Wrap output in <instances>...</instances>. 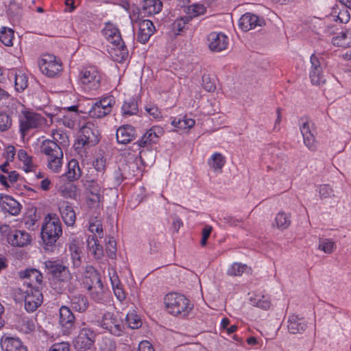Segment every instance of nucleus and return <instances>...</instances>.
Instances as JSON below:
<instances>
[{"label": "nucleus", "instance_id": "52", "mask_svg": "<svg viewBox=\"0 0 351 351\" xmlns=\"http://www.w3.org/2000/svg\"><path fill=\"white\" fill-rule=\"evenodd\" d=\"M36 328L35 321L29 319H23L21 325L20 330L25 333H30L33 332Z\"/></svg>", "mask_w": 351, "mask_h": 351}, {"label": "nucleus", "instance_id": "38", "mask_svg": "<svg viewBox=\"0 0 351 351\" xmlns=\"http://www.w3.org/2000/svg\"><path fill=\"white\" fill-rule=\"evenodd\" d=\"M19 160L23 162V169L26 172L33 171L36 169V165L33 162L32 157L29 156L23 149H20L17 154Z\"/></svg>", "mask_w": 351, "mask_h": 351}, {"label": "nucleus", "instance_id": "10", "mask_svg": "<svg viewBox=\"0 0 351 351\" xmlns=\"http://www.w3.org/2000/svg\"><path fill=\"white\" fill-rule=\"evenodd\" d=\"M99 132L93 123L88 122L81 128L80 142L83 145L93 146L99 141Z\"/></svg>", "mask_w": 351, "mask_h": 351}, {"label": "nucleus", "instance_id": "30", "mask_svg": "<svg viewBox=\"0 0 351 351\" xmlns=\"http://www.w3.org/2000/svg\"><path fill=\"white\" fill-rule=\"evenodd\" d=\"M71 306L78 312H84L88 307V302L86 296L82 294H75L71 296Z\"/></svg>", "mask_w": 351, "mask_h": 351}, {"label": "nucleus", "instance_id": "63", "mask_svg": "<svg viewBox=\"0 0 351 351\" xmlns=\"http://www.w3.org/2000/svg\"><path fill=\"white\" fill-rule=\"evenodd\" d=\"M202 86L206 91L213 92L215 90V85L208 76H204L202 77Z\"/></svg>", "mask_w": 351, "mask_h": 351}, {"label": "nucleus", "instance_id": "42", "mask_svg": "<svg viewBox=\"0 0 351 351\" xmlns=\"http://www.w3.org/2000/svg\"><path fill=\"white\" fill-rule=\"evenodd\" d=\"M14 31L10 28L2 27L0 31V41L5 46H12Z\"/></svg>", "mask_w": 351, "mask_h": 351}, {"label": "nucleus", "instance_id": "28", "mask_svg": "<svg viewBox=\"0 0 351 351\" xmlns=\"http://www.w3.org/2000/svg\"><path fill=\"white\" fill-rule=\"evenodd\" d=\"M135 130L130 125H123L117 130V140L119 143L126 144L133 140L135 136Z\"/></svg>", "mask_w": 351, "mask_h": 351}, {"label": "nucleus", "instance_id": "7", "mask_svg": "<svg viewBox=\"0 0 351 351\" xmlns=\"http://www.w3.org/2000/svg\"><path fill=\"white\" fill-rule=\"evenodd\" d=\"M39 66L41 72L48 77H56L62 71L60 60L51 54H45L42 56Z\"/></svg>", "mask_w": 351, "mask_h": 351}, {"label": "nucleus", "instance_id": "62", "mask_svg": "<svg viewBox=\"0 0 351 351\" xmlns=\"http://www.w3.org/2000/svg\"><path fill=\"white\" fill-rule=\"evenodd\" d=\"M212 230H213V228H212V226H210L209 225L205 226L204 228H203L202 232V239L200 241L202 246H205L206 245L207 240H208V237H210Z\"/></svg>", "mask_w": 351, "mask_h": 351}, {"label": "nucleus", "instance_id": "22", "mask_svg": "<svg viewBox=\"0 0 351 351\" xmlns=\"http://www.w3.org/2000/svg\"><path fill=\"white\" fill-rule=\"evenodd\" d=\"M1 347L3 351H27L26 347L17 337H2Z\"/></svg>", "mask_w": 351, "mask_h": 351}, {"label": "nucleus", "instance_id": "4", "mask_svg": "<svg viewBox=\"0 0 351 351\" xmlns=\"http://www.w3.org/2000/svg\"><path fill=\"white\" fill-rule=\"evenodd\" d=\"M101 79L99 71L93 66L83 67L78 75L79 83L86 92L97 90L100 86Z\"/></svg>", "mask_w": 351, "mask_h": 351}, {"label": "nucleus", "instance_id": "24", "mask_svg": "<svg viewBox=\"0 0 351 351\" xmlns=\"http://www.w3.org/2000/svg\"><path fill=\"white\" fill-rule=\"evenodd\" d=\"M307 324L302 317L297 315H291L287 321V328L290 333L299 334L303 332L306 328Z\"/></svg>", "mask_w": 351, "mask_h": 351}, {"label": "nucleus", "instance_id": "47", "mask_svg": "<svg viewBox=\"0 0 351 351\" xmlns=\"http://www.w3.org/2000/svg\"><path fill=\"white\" fill-rule=\"evenodd\" d=\"M318 248L326 254H332L336 248V245L331 239H322L319 241Z\"/></svg>", "mask_w": 351, "mask_h": 351}, {"label": "nucleus", "instance_id": "46", "mask_svg": "<svg viewBox=\"0 0 351 351\" xmlns=\"http://www.w3.org/2000/svg\"><path fill=\"white\" fill-rule=\"evenodd\" d=\"M309 77L311 83L314 85H320L324 84L326 82L322 69L315 70L310 69Z\"/></svg>", "mask_w": 351, "mask_h": 351}, {"label": "nucleus", "instance_id": "15", "mask_svg": "<svg viewBox=\"0 0 351 351\" xmlns=\"http://www.w3.org/2000/svg\"><path fill=\"white\" fill-rule=\"evenodd\" d=\"M64 110H67V113L64 114L62 117H56V121L59 124H62L68 128H74L77 125L80 115L77 112V106H72L70 107H65Z\"/></svg>", "mask_w": 351, "mask_h": 351}, {"label": "nucleus", "instance_id": "31", "mask_svg": "<svg viewBox=\"0 0 351 351\" xmlns=\"http://www.w3.org/2000/svg\"><path fill=\"white\" fill-rule=\"evenodd\" d=\"M291 223V215L289 213L280 211L276 215L274 222L272 223L274 227L280 230L287 229Z\"/></svg>", "mask_w": 351, "mask_h": 351}, {"label": "nucleus", "instance_id": "8", "mask_svg": "<svg viewBox=\"0 0 351 351\" xmlns=\"http://www.w3.org/2000/svg\"><path fill=\"white\" fill-rule=\"evenodd\" d=\"M114 104V99L106 97L95 102L88 111L90 117L100 119L110 114Z\"/></svg>", "mask_w": 351, "mask_h": 351}, {"label": "nucleus", "instance_id": "61", "mask_svg": "<svg viewBox=\"0 0 351 351\" xmlns=\"http://www.w3.org/2000/svg\"><path fill=\"white\" fill-rule=\"evenodd\" d=\"M333 17H337V20L341 23H347L350 19V15L347 9L344 8L340 10L337 15H333ZM337 21V19H335Z\"/></svg>", "mask_w": 351, "mask_h": 351}, {"label": "nucleus", "instance_id": "32", "mask_svg": "<svg viewBox=\"0 0 351 351\" xmlns=\"http://www.w3.org/2000/svg\"><path fill=\"white\" fill-rule=\"evenodd\" d=\"M332 43L335 46L341 47H351V31L341 32L332 38Z\"/></svg>", "mask_w": 351, "mask_h": 351}, {"label": "nucleus", "instance_id": "11", "mask_svg": "<svg viewBox=\"0 0 351 351\" xmlns=\"http://www.w3.org/2000/svg\"><path fill=\"white\" fill-rule=\"evenodd\" d=\"M300 129L303 136L304 145L311 150H315L317 143L315 138V130L313 123L307 119H302L300 121Z\"/></svg>", "mask_w": 351, "mask_h": 351}, {"label": "nucleus", "instance_id": "20", "mask_svg": "<svg viewBox=\"0 0 351 351\" xmlns=\"http://www.w3.org/2000/svg\"><path fill=\"white\" fill-rule=\"evenodd\" d=\"M155 31L153 23L149 20H143L138 23L137 39L141 43H146Z\"/></svg>", "mask_w": 351, "mask_h": 351}, {"label": "nucleus", "instance_id": "64", "mask_svg": "<svg viewBox=\"0 0 351 351\" xmlns=\"http://www.w3.org/2000/svg\"><path fill=\"white\" fill-rule=\"evenodd\" d=\"M16 154L15 147L12 145H8L5 147L4 152V157L6 159V161L11 162L14 160V156Z\"/></svg>", "mask_w": 351, "mask_h": 351}, {"label": "nucleus", "instance_id": "57", "mask_svg": "<svg viewBox=\"0 0 351 351\" xmlns=\"http://www.w3.org/2000/svg\"><path fill=\"white\" fill-rule=\"evenodd\" d=\"M71 250L73 265L78 267L82 264L81 250L75 245L71 247Z\"/></svg>", "mask_w": 351, "mask_h": 351}, {"label": "nucleus", "instance_id": "6", "mask_svg": "<svg viewBox=\"0 0 351 351\" xmlns=\"http://www.w3.org/2000/svg\"><path fill=\"white\" fill-rule=\"evenodd\" d=\"M45 266L56 280L63 283L62 288L64 289H68L71 292L74 290L72 276L67 267L52 261H46Z\"/></svg>", "mask_w": 351, "mask_h": 351}, {"label": "nucleus", "instance_id": "5", "mask_svg": "<svg viewBox=\"0 0 351 351\" xmlns=\"http://www.w3.org/2000/svg\"><path fill=\"white\" fill-rule=\"evenodd\" d=\"M62 234V226L59 219L49 214L45 218L42 228L41 237L47 244L55 243Z\"/></svg>", "mask_w": 351, "mask_h": 351}, {"label": "nucleus", "instance_id": "18", "mask_svg": "<svg viewBox=\"0 0 351 351\" xmlns=\"http://www.w3.org/2000/svg\"><path fill=\"white\" fill-rule=\"evenodd\" d=\"M59 211L64 223L69 226H73L76 220V214L73 206L68 202L60 203Z\"/></svg>", "mask_w": 351, "mask_h": 351}, {"label": "nucleus", "instance_id": "35", "mask_svg": "<svg viewBox=\"0 0 351 351\" xmlns=\"http://www.w3.org/2000/svg\"><path fill=\"white\" fill-rule=\"evenodd\" d=\"M225 156L219 152H215L213 154H212L210 158L208 160V165L215 172H221L222 168L225 165Z\"/></svg>", "mask_w": 351, "mask_h": 351}, {"label": "nucleus", "instance_id": "53", "mask_svg": "<svg viewBox=\"0 0 351 351\" xmlns=\"http://www.w3.org/2000/svg\"><path fill=\"white\" fill-rule=\"evenodd\" d=\"M88 230L93 234H97L98 236H101L103 232L101 221L97 218L92 219L89 221Z\"/></svg>", "mask_w": 351, "mask_h": 351}, {"label": "nucleus", "instance_id": "54", "mask_svg": "<svg viewBox=\"0 0 351 351\" xmlns=\"http://www.w3.org/2000/svg\"><path fill=\"white\" fill-rule=\"evenodd\" d=\"M106 251L108 256L114 258L116 256L117 244L115 240L112 237H109L106 245Z\"/></svg>", "mask_w": 351, "mask_h": 351}, {"label": "nucleus", "instance_id": "13", "mask_svg": "<svg viewBox=\"0 0 351 351\" xmlns=\"http://www.w3.org/2000/svg\"><path fill=\"white\" fill-rule=\"evenodd\" d=\"M265 25V22L263 18L250 12L243 14L239 22V27L244 32L250 31L257 27H263Z\"/></svg>", "mask_w": 351, "mask_h": 351}, {"label": "nucleus", "instance_id": "51", "mask_svg": "<svg viewBox=\"0 0 351 351\" xmlns=\"http://www.w3.org/2000/svg\"><path fill=\"white\" fill-rule=\"evenodd\" d=\"M319 198L322 199L332 198L335 197V192L332 188L328 184H322L317 188Z\"/></svg>", "mask_w": 351, "mask_h": 351}, {"label": "nucleus", "instance_id": "36", "mask_svg": "<svg viewBox=\"0 0 351 351\" xmlns=\"http://www.w3.org/2000/svg\"><path fill=\"white\" fill-rule=\"evenodd\" d=\"M87 246L90 254L96 259H100L104 255L102 247L99 245L97 239L94 237H89L87 239Z\"/></svg>", "mask_w": 351, "mask_h": 351}, {"label": "nucleus", "instance_id": "29", "mask_svg": "<svg viewBox=\"0 0 351 351\" xmlns=\"http://www.w3.org/2000/svg\"><path fill=\"white\" fill-rule=\"evenodd\" d=\"M103 33L106 38L111 44L123 40L119 30L111 23L106 24L105 27L103 29Z\"/></svg>", "mask_w": 351, "mask_h": 351}, {"label": "nucleus", "instance_id": "33", "mask_svg": "<svg viewBox=\"0 0 351 351\" xmlns=\"http://www.w3.org/2000/svg\"><path fill=\"white\" fill-rule=\"evenodd\" d=\"M59 314V322L62 326L69 328L73 324L75 317L69 307L65 306L60 307Z\"/></svg>", "mask_w": 351, "mask_h": 351}, {"label": "nucleus", "instance_id": "43", "mask_svg": "<svg viewBox=\"0 0 351 351\" xmlns=\"http://www.w3.org/2000/svg\"><path fill=\"white\" fill-rule=\"evenodd\" d=\"M195 120L184 117L182 119H174L171 124L174 127L180 130H188L193 128L195 125Z\"/></svg>", "mask_w": 351, "mask_h": 351}, {"label": "nucleus", "instance_id": "34", "mask_svg": "<svg viewBox=\"0 0 351 351\" xmlns=\"http://www.w3.org/2000/svg\"><path fill=\"white\" fill-rule=\"evenodd\" d=\"M162 4L160 0H144L142 12L147 15L155 14L162 10Z\"/></svg>", "mask_w": 351, "mask_h": 351}, {"label": "nucleus", "instance_id": "55", "mask_svg": "<svg viewBox=\"0 0 351 351\" xmlns=\"http://www.w3.org/2000/svg\"><path fill=\"white\" fill-rule=\"evenodd\" d=\"M253 303L258 307L263 309H268L271 305L269 298L265 295L256 296V298H254Z\"/></svg>", "mask_w": 351, "mask_h": 351}, {"label": "nucleus", "instance_id": "27", "mask_svg": "<svg viewBox=\"0 0 351 351\" xmlns=\"http://www.w3.org/2000/svg\"><path fill=\"white\" fill-rule=\"evenodd\" d=\"M101 283V278L97 271L91 266H87L84 273V284L87 289Z\"/></svg>", "mask_w": 351, "mask_h": 351}, {"label": "nucleus", "instance_id": "56", "mask_svg": "<svg viewBox=\"0 0 351 351\" xmlns=\"http://www.w3.org/2000/svg\"><path fill=\"white\" fill-rule=\"evenodd\" d=\"M206 12V8L201 4H194L189 7L188 13L191 15V17H195L199 15L204 14Z\"/></svg>", "mask_w": 351, "mask_h": 351}, {"label": "nucleus", "instance_id": "49", "mask_svg": "<svg viewBox=\"0 0 351 351\" xmlns=\"http://www.w3.org/2000/svg\"><path fill=\"white\" fill-rule=\"evenodd\" d=\"M91 298L95 301L100 302L104 298V288L102 283L94 286L91 289H88Z\"/></svg>", "mask_w": 351, "mask_h": 351}, {"label": "nucleus", "instance_id": "44", "mask_svg": "<svg viewBox=\"0 0 351 351\" xmlns=\"http://www.w3.org/2000/svg\"><path fill=\"white\" fill-rule=\"evenodd\" d=\"M125 322L128 327L136 329L141 326L142 322L139 316L134 311L128 313L125 317Z\"/></svg>", "mask_w": 351, "mask_h": 351}, {"label": "nucleus", "instance_id": "3", "mask_svg": "<svg viewBox=\"0 0 351 351\" xmlns=\"http://www.w3.org/2000/svg\"><path fill=\"white\" fill-rule=\"evenodd\" d=\"M14 298L16 302L24 301L25 308L28 312H34L43 302V295L36 288L27 287L25 290L17 288L14 290Z\"/></svg>", "mask_w": 351, "mask_h": 351}, {"label": "nucleus", "instance_id": "60", "mask_svg": "<svg viewBox=\"0 0 351 351\" xmlns=\"http://www.w3.org/2000/svg\"><path fill=\"white\" fill-rule=\"evenodd\" d=\"M146 112L154 119L162 118V113L157 106L150 104L145 107Z\"/></svg>", "mask_w": 351, "mask_h": 351}, {"label": "nucleus", "instance_id": "25", "mask_svg": "<svg viewBox=\"0 0 351 351\" xmlns=\"http://www.w3.org/2000/svg\"><path fill=\"white\" fill-rule=\"evenodd\" d=\"M19 276L21 278L26 279L25 283L28 285V287L36 288L42 282L43 276L41 273L34 269H26L21 271Z\"/></svg>", "mask_w": 351, "mask_h": 351}, {"label": "nucleus", "instance_id": "48", "mask_svg": "<svg viewBox=\"0 0 351 351\" xmlns=\"http://www.w3.org/2000/svg\"><path fill=\"white\" fill-rule=\"evenodd\" d=\"M51 136L53 138L52 141L57 143L60 147L61 145L66 146L69 144V137L67 134L62 131L53 130L52 131Z\"/></svg>", "mask_w": 351, "mask_h": 351}, {"label": "nucleus", "instance_id": "14", "mask_svg": "<svg viewBox=\"0 0 351 351\" xmlns=\"http://www.w3.org/2000/svg\"><path fill=\"white\" fill-rule=\"evenodd\" d=\"M208 47L212 51L220 52L228 46V38L222 33L212 32L208 36Z\"/></svg>", "mask_w": 351, "mask_h": 351}, {"label": "nucleus", "instance_id": "45", "mask_svg": "<svg viewBox=\"0 0 351 351\" xmlns=\"http://www.w3.org/2000/svg\"><path fill=\"white\" fill-rule=\"evenodd\" d=\"M247 267L245 264L240 263H234L228 270L227 274L230 276H240L247 270Z\"/></svg>", "mask_w": 351, "mask_h": 351}, {"label": "nucleus", "instance_id": "2", "mask_svg": "<svg viewBox=\"0 0 351 351\" xmlns=\"http://www.w3.org/2000/svg\"><path fill=\"white\" fill-rule=\"evenodd\" d=\"M53 121L52 115H50V123L48 124L46 119L41 114L24 109L21 110L19 116L20 132L25 136L30 130L40 128L45 124L49 126Z\"/></svg>", "mask_w": 351, "mask_h": 351}, {"label": "nucleus", "instance_id": "26", "mask_svg": "<svg viewBox=\"0 0 351 351\" xmlns=\"http://www.w3.org/2000/svg\"><path fill=\"white\" fill-rule=\"evenodd\" d=\"M40 152L47 156V158L63 154L61 147L58 143L49 139L45 140L42 142Z\"/></svg>", "mask_w": 351, "mask_h": 351}, {"label": "nucleus", "instance_id": "9", "mask_svg": "<svg viewBox=\"0 0 351 351\" xmlns=\"http://www.w3.org/2000/svg\"><path fill=\"white\" fill-rule=\"evenodd\" d=\"M95 340V334L88 328H83L73 340L74 348L79 351H86L91 348Z\"/></svg>", "mask_w": 351, "mask_h": 351}, {"label": "nucleus", "instance_id": "23", "mask_svg": "<svg viewBox=\"0 0 351 351\" xmlns=\"http://www.w3.org/2000/svg\"><path fill=\"white\" fill-rule=\"evenodd\" d=\"M0 206L3 210L12 215H17L21 211L20 204L8 195L0 197Z\"/></svg>", "mask_w": 351, "mask_h": 351}, {"label": "nucleus", "instance_id": "59", "mask_svg": "<svg viewBox=\"0 0 351 351\" xmlns=\"http://www.w3.org/2000/svg\"><path fill=\"white\" fill-rule=\"evenodd\" d=\"M189 16H184L176 19L173 23V29L177 30L178 32H181L184 28L185 25L189 21Z\"/></svg>", "mask_w": 351, "mask_h": 351}, {"label": "nucleus", "instance_id": "41", "mask_svg": "<svg viewBox=\"0 0 351 351\" xmlns=\"http://www.w3.org/2000/svg\"><path fill=\"white\" fill-rule=\"evenodd\" d=\"M123 114L125 116H130L135 114L138 111L137 104L134 99L129 98L125 100L122 106Z\"/></svg>", "mask_w": 351, "mask_h": 351}, {"label": "nucleus", "instance_id": "39", "mask_svg": "<svg viewBox=\"0 0 351 351\" xmlns=\"http://www.w3.org/2000/svg\"><path fill=\"white\" fill-rule=\"evenodd\" d=\"M47 167L53 173H60L63 164V154L47 158Z\"/></svg>", "mask_w": 351, "mask_h": 351}, {"label": "nucleus", "instance_id": "58", "mask_svg": "<svg viewBox=\"0 0 351 351\" xmlns=\"http://www.w3.org/2000/svg\"><path fill=\"white\" fill-rule=\"evenodd\" d=\"M12 125L10 117L5 114H0V131L4 132L8 130Z\"/></svg>", "mask_w": 351, "mask_h": 351}, {"label": "nucleus", "instance_id": "21", "mask_svg": "<svg viewBox=\"0 0 351 351\" xmlns=\"http://www.w3.org/2000/svg\"><path fill=\"white\" fill-rule=\"evenodd\" d=\"M109 53L114 61L123 62L128 57V51L123 40L111 44Z\"/></svg>", "mask_w": 351, "mask_h": 351}, {"label": "nucleus", "instance_id": "19", "mask_svg": "<svg viewBox=\"0 0 351 351\" xmlns=\"http://www.w3.org/2000/svg\"><path fill=\"white\" fill-rule=\"evenodd\" d=\"M87 188L90 192L88 204L90 206H97L103 199L102 187L98 182L92 180L88 182Z\"/></svg>", "mask_w": 351, "mask_h": 351}, {"label": "nucleus", "instance_id": "1", "mask_svg": "<svg viewBox=\"0 0 351 351\" xmlns=\"http://www.w3.org/2000/svg\"><path fill=\"white\" fill-rule=\"evenodd\" d=\"M167 311L174 316L186 317L193 308L191 301L185 295L178 293H169L164 298Z\"/></svg>", "mask_w": 351, "mask_h": 351}, {"label": "nucleus", "instance_id": "12", "mask_svg": "<svg viewBox=\"0 0 351 351\" xmlns=\"http://www.w3.org/2000/svg\"><path fill=\"white\" fill-rule=\"evenodd\" d=\"M101 324L104 328L117 336H119L123 329L121 321L111 313L104 314Z\"/></svg>", "mask_w": 351, "mask_h": 351}, {"label": "nucleus", "instance_id": "40", "mask_svg": "<svg viewBox=\"0 0 351 351\" xmlns=\"http://www.w3.org/2000/svg\"><path fill=\"white\" fill-rule=\"evenodd\" d=\"M15 89L17 91L24 90L28 85V77L26 74L19 71L15 74L14 78Z\"/></svg>", "mask_w": 351, "mask_h": 351}, {"label": "nucleus", "instance_id": "17", "mask_svg": "<svg viewBox=\"0 0 351 351\" xmlns=\"http://www.w3.org/2000/svg\"><path fill=\"white\" fill-rule=\"evenodd\" d=\"M164 134L162 128L160 126H153L148 130L138 141L141 147H146L152 143H156L158 138Z\"/></svg>", "mask_w": 351, "mask_h": 351}, {"label": "nucleus", "instance_id": "50", "mask_svg": "<svg viewBox=\"0 0 351 351\" xmlns=\"http://www.w3.org/2000/svg\"><path fill=\"white\" fill-rule=\"evenodd\" d=\"M311 69H321L325 65V60L322 54L313 53L310 58Z\"/></svg>", "mask_w": 351, "mask_h": 351}, {"label": "nucleus", "instance_id": "16", "mask_svg": "<svg viewBox=\"0 0 351 351\" xmlns=\"http://www.w3.org/2000/svg\"><path fill=\"white\" fill-rule=\"evenodd\" d=\"M8 241L13 246L24 247L31 243L32 237L25 230H15L8 235Z\"/></svg>", "mask_w": 351, "mask_h": 351}, {"label": "nucleus", "instance_id": "37", "mask_svg": "<svg viewBox=\"0 0 351 351\" xmlns=\"http://www.w3.org/2000/svg\"><path fill=\"white\" fill-rule=\"evenodd\" d=\"M67 169L65 176L69 180H76L80 178L82 172L76 160H71L68 163Z\"/></svg>", "mask_w": 351, "mask_h": 351}]
</instances>
